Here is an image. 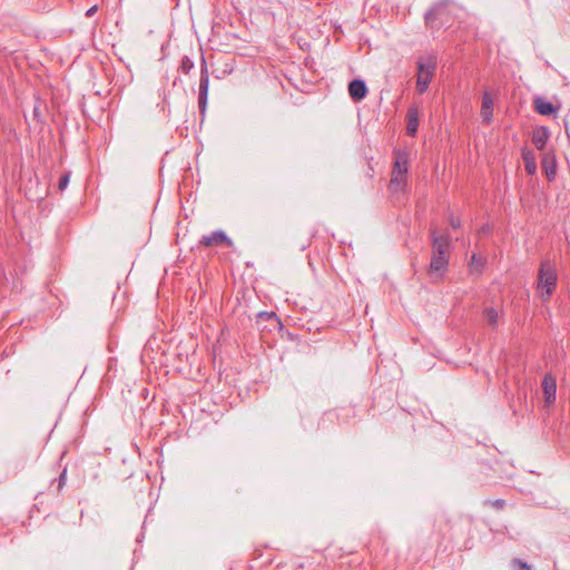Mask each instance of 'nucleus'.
<instances>
[{"label": "nucleus", "instance_id": "1", "mask_svg": "<svg viewBox=\"0 0 570 570\" xmlns=\"http://www.w3.org/2000/svg\"><path fill=\"white\" fill-rule=\"evenodd\" d=\"M557 279L556 267L549 261L543 262L540 266L537 282V292L542 301L550 299L556 289Z\"/></svg>", "mask_w": 570, "mask_h": 570}, {"label": "nucleus", "instance_id": "2", "mask_svg": "<svg viewBox=\"0 0 570 570\" xmlns=\"http://www.w3.org/2000/svg\"><path fill=\"white\" fill-rule=\"evenodd\" d=\"M409 153L397 150L395 153L394 166L391 174L390 189L393 193L402 191L407 184Z\"/></svg>", "mask_w": 570, "mask_h": 570}, {"label": "nucleus", "instance_id": "3", "mask_svg": "<svg viewBox=\"0 0 570 570\" xmlns=\"http://www.w3.org/2000/svg\"><path fill=\"white\" fill-rule=\"evenodd\" d=\"M449 238L440 235L433 237V255L430 263V273L443 274L449 263Z\"/></svg>", "mask_w": 570, "mask_h": 570}, {"label": "nucleus", "instance_id": "4", "mask_svg": "<svg viewBox=\"0 0 570 570\" xmlns=\"http://www.w3.org/2000/svg\"><path fill=\"white\" fill-rule=\"evenodd\" d=\"M436 62L433 58H429L425 61H420L417 63V80H416V88L419 92L423 94L432 78L435 71Z\"/></svg>", "mask_w": 570, "mask_h": 570}, {"label": "nucleus", "instance_id": "5", "mask_svg": "<svg viewBox=\"0 0 570 570\" xmlns=\"http://www.w3.org/2000/svg\"><path fill=\"white\" fill-rule=\"evenodd\" d=\"M541 166L548 179H554L557 175V159L553 150H548L542 155Z\"/></svg>", "mask_w": 570, "mask_h": 570}, {"label": "nucleus", "instance_id": "6", "mask_svg": "<svg viewBox=\"0 0 570 570\" xmlns=\"http://www.w3.org/2000/svg\"><path fill=\"white\" fill-rule=\"evenodd\" d=\"M542 390L547 405H551L556 401L557 382L551 374L544 375L542 380Z\"/></svg>", "mask_w": 570, "mask_h": 570}, {"label": "nucleus", "instance_id": "7", "mask_svg": "<svg viewBox=\"0 0 570 570\" xmlns=\"http://www.w3.org/2000/svg\"><path fill=\"white\" fill-rule=\"evenodd\" d=\"M204 246L210 247V246H217L223 243H226L228 246L232 245V242L227 238L224 232H213L210 235L204 236L202 242Z\"/></svg>", "mask_w": 570, "mask_h": 570}, {"label": "nucleus", "instance_id": "8", "mask_svg": "<svg viewBox=\"0 0 570 570\" xmlns=\"http://www.w3.org/2000/svg\"><path fill=\"white\" fill-rule=\"evenodd\" d=\"M366 92L367 88L364 81L356 79L350 82L348 94L354 100H362L366 96Z\"/></svg>", "mask_w": 570, "mask_h": 570}, {"label": "nucleus", "instance_id": "9", "mask_svg": "<svg viewBox=\"0 0 570 570\" xmlns=\"http://www.w3.org/2000/svg\"><path fill=\"white\" fill-rule=\"evenodd\" d=\"M480 115L484 121H490L493 116V100L488 91L483 94Z\"/></svg>", "mask_w": 570, "mask_h": 570}, {"label": "nucleus", "instance_id": "10", "mask_svg": "<svg viewBox=\"0 0 570 570\" xmlns=\"http://www.w3.org/2000/svg\"><path fill=\"white\" fill-rule=\"evenodd\" d=\"M550 132L547 127H540L533 130L532 135V142L538 149H543L546 146L548 139H549Z\"/></svg>", "mask_w": 570, "mask_h": 570}, {"label": "nucleus", "instance_id": "11", "mask_svg": "<svg viewBox=\"0 0 570 570\" xmlns=\"http://www.w3.org/2000/svg\"><path fill=\"white\" fill-rule=\"evenodd\" d=\"M419 128V110L416 108H411L407 111V124L406 131L409 135L414 136Z\"/></svg>", "mask_w": 570, "mask_h": 570}, {"label": "nucleus", "instance_id": "12", "mask_svg": "<svg viewBox=\"0 0 570 570\" xmlns=\"http://www.w3.org/2000/svg\"><path fill=\"white\" fill-rule=\"evenodd\" d=\"M534 109L538 114L549 116L556 112L553 105L542 98H535L533 101Z\"/></svg>", "mask_w": 570, "mask_h": 570}, {"label": "nucleus", "instance_id": "13", "mask_svg": "<svg viewBox=\"0 0 570 570\" xmlns=\"http://www.w3.org/2000/svg\"><path fill=\"white\" fill-rule=\"evenodd\" d=\"M522 158L524 161L525 171L529 175H534L537 171V161L534 155L529 150H523Z\"/></svg>", "mask_w": 570, "mask_h": 570}, {"label": "nucleus", "instance_id": "14", "mask_svg": "<svg viewBox=\"0 0 570 570\" xmlns=\"http://www.w3.org/2000/svg\"><path fill=\"white\" fill-rule=\"evenodd\" d=\"M484 266V259L476 254H473L471 261L469 262V268L471 273L480 274Z\"/></svg>", "mask_w": 570, "mask_h": 570}, {"label": "nucleus", "instance_id": "15", "mask_svg": "<svg viewBox=\"0 0 570 570\" xmlns=\"http://www.w3.org/2000/svg\"><path fill=\"white\" fill-rule=\"evenodd\" d=\"M484 317L490 326H497L500 318V313L497 309L489 307L484 311Z\"/></svg>", "mask_w": 570, "mask_h": 570}, {"label": "nucleus", "instance_id": "16", "mask_svg": "<svg viewBox=\"0 0 570 570\" xmlns=\"http://www.w3.org/2000/svg\"><path fill=\"white\" fill-rule=\"evenodd\" d=\"M513 566L515 567L517 570H531V567L528 563H525L519 559H515L513 561Z\"/></svg>", "mask_w": 570, "mask_h": 570}, {"label": "nucleus", "instance_id": "17", "mask_svg": "<svg viewBox=\"0 0 570 570\" xmlns=\"http://www.w3.org/2000/svg\"><path fill=\"white\" fill-rule=\"evenodd\" d=\"M69 184V175H63L61 178H60V181H59V188L61 190H63Z\"/></svg>", "mask_w": 570, "mask_h": 570}, {"label": "nucleus", "instance_id": "18", "mask_svg": "<svg viewBox=\"0 0 570 570\" xmlns=\"http://www.w3.org/2000/svg\"><path fill=\"white\" fill-rule=\"evenodd\" d=\"M97 9H98V8H97V6H94V7H91L90 9H88V10H87V13H86V14H87V17H91V16H94V14H95V12L97 11Z\"/></svg>", "mask_w": 570, "mask_h": 570}, {"label": "nucleus", "instance_id": "19", "mask_svg": "<svg viewBox=\"0 0 570 570\" xmlns=\"http://www.w3.org/2000/svg\"><path fill=\"white\" fill-rule=\"evenodd\" d=\"M200 90H202V94H203V95H206V91H207V85H206V83H204L203 81H202V83H200Z\"/></svg>", "mask_w": 570, "mask_h": 570}, {"label": "nucleus", "instance_id": "20", "mask_svg": "<svg viewBox=\"0 0 570 570\" xmlns=\"http://www.w3.org/2000/svg\"><path fill=\"white\" fill-rule=\"evenodd\" d=\"M451 225H452V227L458 228L460 226V222L452 219Z\"/></svg>", "mask_w": 570, "mask_h": 570}]
</instances>
